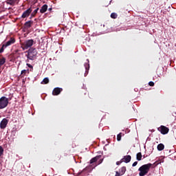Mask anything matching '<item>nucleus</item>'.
Wrapping results in <instances>:
<instances>
[{
    "label": "nucleus",
    "instance_id": "obj_1",
    "mask_svg": "<svg viewBox=\"0 0 176 176\" xmlns=\"http://www.w3.org/2000/svg\"><path fill=\"white\" fill-rule=\"evenodd\" d=\"M25 53H26L25 57H27V59L25 60L26 63H30V61H34L36 60L38 57V51L36 50V48L31 47Z\"/></svg>",
    "mask_w": 176,
    "mask_h": 176
},
{
    "label": "nucleus",
    "instance_id": "obj_2",
    "mask_svg": "<svg viewBox=\"0 0 176 176\" xmlns=\"http://www.w3.org/2000/svg\"><path fill=\"white\" fill-rule=\"evenodd\" d=\"M152 166H153V164L148 163V164H144L142 166H140L138 169V171H140L139 175L140 176L146 175V174H148V173H149V170H151V167H152Z\"/></svg>",
    "mask_w": 176,
    "mask_h": 176
},
{
    "label": "nucleus",
    "instance_id": "obj_3",
    "mask_svg": "<svg viewBox=\"0 0 176 176\" xmlns=\"http://www.w3.org/2000/svg\"><path fill=\"white\" fill-rule=\"evenodd\" d=\"M101 159V155H97L95 157H93L89 161L90 165L87 166L84 170H87V171H92L93 169L97 167V164H94L97 160H100Z\"/></svg>",
    "mask_w": 176,
    "mask_h": 176
},
{
    "label": "nucleus",
    "instance_id": "obj_4",
    "mask_svg": "<svg viewBox=\"0 0 176 176\" xmlns=\"http://www.w3.org/2000/svg\"><path fill=\"white\" fill-rule=\"evenodd\" d=\"M21 49H23V50H27V49H30V47H31V46L34 45V40L30 39V40L25 41L23 43H21Z\"/></svg>",
    "mask_w": 176,
    "mask_h": 176
},
{
    "label": "nucleus",
    "instance_id": "obj_5",
    "mask_svg": "<svg viewBox=\"0 0 176 176\" xmlns=\"http://www.w3.org/2000/svg\"><path fill=\"white\" fill-rule=\"evenodd\" d=\"M8 104L9 99H8L6 97L3 96L0 98V109H3V108H6Z\"/></svg>",
    "mask_w": 176,
    "mask_h": 176
},
{
    "label": "nucleus",
    "instance_id": "obj_6",
    "mask_svg": "<svg viewBox=\"0 0 176 176\" xmlns=\"http://www.w3.org/2000/svg\"><path fill=\"white\" fill-rule=\"evenodd\" d=\"M158 131L161 132V134H168L170 129L167 126L162 125L160 127L157 128Z\"/></svg>",
    "mask_w": 176,
    "mask_h": 176
},
{
    "label": "nucleus",
    "instance_id": "obj_7",
    "mask_svg": "<svg viewBox=\"0 0 176 176\" xmlns=\"http://www.w3.org/2000/svg\"><path fill=\"white\" fill-rule=\"evenodd\" d=\"M32 13V8H30L29 9L26 10L21 15L22 19H25V17H29L30 14Z\"/></svg>",
    "mask_w": 176,
    "mask_h": 176
},
{
    "label": "nucleus",
    "instance_id": "obj_8",
    "mask_svg": "<svg viewBox=\"0 0 176 176\" xmlns=\"http://www.w3.org/2000/svg\"><path fill=\"white\" fill-rule=\"evenodd\" d=\"M8 123H9V120L6 118H3L0 123V128L3 130L6 129V126H8Z\"/></svg>",
    "mask_w": 176,
    "mask_h": 176
},
{
    "label": "nucleus",
    "instance_id": "obj_9",
    "mask_svg": "<svg viewBox=\"0 0 176 176\" xmlns=\"http://www.w3.org/2000/svg\"><path fill=\"white\" fill-rule=\"evenodd\" d=\"M61 91H63L62 88L56 87L54 89V90L52 91V95L53 96H58V94H60L61 93Z\"/></svg>",
    "mask_w": 176,
    "mask_h": 176
},
{
    "label": "nucleus",
    "instance_id": "obj_10",
    "mask_svg": "<svg viewBox=\"0 0 176 176\" xmlns=\"http://www.w3.org/2000/svg\"><path fill=\"white\" fill-rule=\"evenodd\" d=\"M124 163H130L131 162V155H125L122 159Z\"/></svg>",
    "mask_w": 176,
    "mask_h": 176
},
{
    "label": "nucleus",
    "instance_id": "obj_11",
    "mask_svg": "<svg viewBox=\"0 0 176 176\" xmlns=\"http://www.w3.org/2000/svg\"><path fill=\"white\" fill-rule=\"evenodd\" d=\"M16 42V39H14V38L11 37L10 39L7 41L6 44V47H8V46H10V45H13V43H14Z\"/></svg>",
    "mask_w": 176,
    "mask_h": 176
},
{
    "label": "nucleus",
    "instance_id": "obj_12",
    "mask_svg": "<svg viewBox=\"0 0 176 176\" xmlns=\"http://www.w3.org/2000/svg\"><path fill=\"white\" fill-rule=\"evenodd\" d=\"M47 11V4H44L40 10V13H42V14L46 13Z\"/></svg>",
    "mask_w": 176,
    "mask_h": 176
},
{
    "label": "nucleus",
    "instance_id": "obj_13",
    "mask_svg": "<svg viewBox=\"0 0 176 176\" xmlns=\"http://www.w3.org/2000/svg\"><path fill=\"white\" fill-rule=\"evenodd\" d=\"M87 63L84 64V67H85V72H89V69H90V64L89 63V59H87Z\"/></svg>",
    "mask_w": 176,
    "mask_h": 176
},
{
    "label": "nucleus",
    "instance_id": "obj_14",
    "mask_svg": "<svg viewBox=\"0 0 176 176\" xmlns=\"http://www.w3.org/2000/svg\"><path fill=\"white\" fill-rule=\"evenodd\" d=\"M32 23L33 22L32 21L25 22L24 24L25 28H31V25H32Z\"/></svg>",
    "mask_w": 176,
    "mask_h": 176
},
{
    "label": "nucleus",
    "instance_id": "obj_15",
    "mask_svg": "<svg viewBox=\"0 0 176 176\" xmlns=\"http://www.w3.org/2000/svg\"><path fill=\"white\" fill-rule=\"evenodd\" d=\"M136 160H138V162H140V160H142V153H138L136 155Z\"/></svg>",
    "mask_w": 176,
    "mask_h": 176
},
{
    "label": "nucleus",
    "instance_id": "obj_16",
    "mask_svg": "<svg viewBox=\"0 0 176 176\" xmlns=\"http://www.w3.org/2000/svg\"><path fill=\"white\" fill-rule=\"evenodd\" d=\"M157 151H163L164 149V144L160 143L157 146Z\"/></svg>",
    "mask_w": 176,
    "mask_h": 176
},
{
    "label": "nucleus",
    "instance_id": "obj_17",
    "mask_svg": "<svg viewBox=\"0 0 176 176\" xmlns=\"http://www.w3.org/2000/svg\"><path fill=\"white\" fill-rule=\"evenodd\" d=\"M38 10H39L38 8L34 10V12H32L30 19H32V17H35V16H36V13H38Z\"/></svg>",
    "mask_w": 176,
    "mask_h": 176
},
{
    "label": "nucleus",
    "instance_id": "obj_18",
    "mask_svg": "<svg viewBox=\"0 0 176 176\" xmlns=\"http://www.w3.org/2000/svg\"><path fill=\"white\" fill-rule=\"evenodd\" d=\"M119 172L122 175H124V173H126V166H122L120 168Z\"/></svg>",
    "mask_w": 176,
    "mask_h": 176
},
{
    "label": "nucleus",
    "instance_id": "obj_19",
    "mask_svg": "<svg viewBox=\"0 0 176 176\" xmlns=\"http://www.w3.org/2000/svg\"><path fill=\"white\" fill-rule=\"evenodd\" d=\"M49 83V78H45L41 82V85H47Z\"/></svg>",
    "mask_w": 176,
    "mask_h": 176
},
{
    "label": "nucleus",
    "instance_id": "obj_20",
    "mask_svg": "<svg viewBox=\"0 0 176 176\" xmlns=\"http://www.w3.org/2000/svg\"><path fill=\"white\" fill-rule=\"evenodd\" d=\"M5 63H6V58H5V57H3L2 58L0 59V67L1 65H3Z\"/></svg>",
    "mask_w": 176,
    "mask_h": 176
},
{
    "label": "nucleus",
    "instance_id": "obj_21",
    "mask_svg": "<svg viewBox=\"0 0 176 176\" xmlns=\"http://www.w3.org/2000/svg\"><path fill=\"white\" fill-rule=\"evenodd\" d=\"M8 3H9V5H14V3H16V2H17V1L19 0H8Z\"/></svg>",
    "mask_w": 176,
    "mask_h": 176
},
{
    "label": "nucleus",
    "instance_id": "obj_22",
    "mask_svg": "<svg viewBox=\"0 0 176 176\" xmlns=\"http://www.w3.org/2000/svg\"><path fill=\"white\" fill-rule=\"evenodd\" d=\"M111 19H118V14L113 12L111 14Z\"/></svg>",
    "mask_w": 176,
    "mask_h": 176
},
{
    "label": "nucleus",
    "instance_id": "obj_23",
    "mask_svg": "<svg viewBox=\"0 0 176 176\" xmlns=\"http://www.w3.org/2000/svg\"><path fill=\"white\" fill-rule=\"evenodd\" d=\"M120 140H122V133H120L117 135V141H120Z\"/></svg>",
    "mask_w": 176,
    "mask_h": 176
},
{
    "label": "nucleus",
    "instance_id": "obj_24",
    "mask_svg": "<svg viewBox=\"0 0 176 176\" xmlns=\"http://www.w3.org/2000/svg\"><path fill=\"white\" fill-rule=\"evenodd\" d=\"M2 155H3V148L2 147V146H0V157Z\"/></svg>",
    "mask_w": 176,
    "mask_h": 176
},
{
    "label": "nucleus",
    "instance_id": "obj_25",
    "mask_svg": "<svg viewBox=\"0 0 176 176\" xmlns=\"http://www.w3.org/2000/svg\"><path fill=\"white\" fill-rule=\"evenodd\" d=\"M3 47H6V45H5V44H3V45H2V47H1V49H0V53H3V52H4V50H5V49H4Z\"/></svg>",
    "mask_w": 176,
    "mask_h": 176
},
{
    "label": "nucleus",
    "instance_id": "obj_26",
    "mask_svg": "<svg viewBox=\"0 0 176 176\" xmlns=\"http://www.w3.org/2000/svg\"><path fill=\"white\" fill-rule=\"evenodd\" d=\"M122 163H123V160H120V161H118L117 162H116V164H117V166H120V164H122Z\"/></svg>",
    "mask_w": 176,
    "mask_h": 176
},
{
    "label": "nucleus",
    "instance_id": "obj_27",
    "mask_svg": "<svg viewBox=\"0 0 176 176\" xmlns=\"http://www.w3.org/2000/svg\"><path fill=\"white\" fill-rule=\"evenodd\" d=\"M26 65L28 67V68H31V69H34V67L30 63H27Z\"/></svg>",
    "mask_w": 176,
    "mask_h": 176
},
{
    "label": "nucleus",
    "instance_id": "obj_28",
    "mask_svg": "<svg viewBox=\"0 0 176 176\" xmlns=\"http://www.w3.org/2000/svg\"><path fill=\"white\" fill-rule=\"evenodd\" d=\"M25 74H27V70L23 69L21 71V75H23L24 76V75H25Z\"/></svg>",
    "mask_w": 176,
    "mask_h": 176
},
{
    "label": "nucleus",
    "instance_id": "obj_29",
    "mask_svg": "<svg viewBox=\"0 0 176 176\" xmlns=\"http://www.w3.org/2000/svg\"><path fill=\"white\" fill-rule=\"evenodd\" d=\"M148 85H149V86L153 87V86H155V82H153V81H150L148 82Z\"/></svg>",
    "mask_w": 176,
    "mask_h": 176
},
{
    "label": "nucleus",
    "instance_id": "obj_30",
    "mask_svg": "<svg viewBox=\"0 0 176 176\" xmlns=\"http://www.w3.org/2000/svg\"><path fill=\"white\" fill-rule=\"evenodd\" d=\"M138 164V162H135L133 164L132 166L133 167H135V166H137Z\"/></svg>",
    "mask_w": 176,
    "mask_h": 176
},
{
    "label": "nucleus",
    "instance_id": "obj_31",
    "mask_svg": "<svg viewBox=\"0 0 176 176\" xmlns=\"http://www.w3.org/2000/svg\"><path fill=\"white\" fill-rule=\"evenodd\" d=\"M120 175H122L120 174V172H118V171H116V175H115V176H120Z\"/></svg>",
    "mask_w": 176,
    "mask_h": 176
},
{
    "label": "nucleus",
    "instance_id": "obj_32",
    "mask_svg": "<svg viewBox=\"0 0 176 176\" xmlns=\"http://www.w3.org/2000/svg\"><path fill=\"white\" fill-rule=\"evenodd\" d=\"M103 160H104V159L99 160L98 164H101V163H102Z\"/></svg>",
    "mask_w": 176,
    "mask_h": 176
},
{
    "label": "nucleus",
    "instance_id": "obj_33",
    "mask_svg": "<svg viewBox=\"0 0 176 176\" xmlns=\"http://www.w3.org/2000/svg\"><path fill=\"white\" fill-rule=\"evenodd\" d=\"M48 10H49V12H52V10H53V8H50L48 9Z\"/></svg>",
    "mask_w": 176,
    "mask_h": 176
},
{
    "label": "nucleus",
    "instance_id": "obj_34",
    "mask_svg": "<svg viewBox=\"0 0 176 176\" xmlns=\"http://www.w3.org/2000/svg\"><path fill=\"white\" fill-rule=\"evenodd\" d=\"M82 171L81 172H79L78 173V175H80V174H82Z\"/></svg>",
    "mask_w": 176,
    "mask_h": 176
},
{
    "label": "nucleus",
    "instance_id": "obj_35",
    "mask_svg": "<svg viewBox=\"0 0 176 176\" xmlns=\"http://www.w3.org/2000/svg\"><path fill=\"white\" fill-rule=\"evenodd\" d=\"M19 52H20L19 50H16L15 51L16 53H19Z\"/></svg>",
    "mask_w": 176,
    "mask_h": 176
},
{
    "label": "nucleus",
    "instance_id": "obj_36",
    "mask_svg": "<svg viewBox=\"0 0 176 176\" xmlns=\"http://www.w3.org/2000/svg\"><path fill=\"white\" fill-rule=\"evenodd\" d=\"M74 64H76L75 60H74Z\"/></svg>",
    "mask_w": 176,
    "mask_h": 176
}]
</instances>
